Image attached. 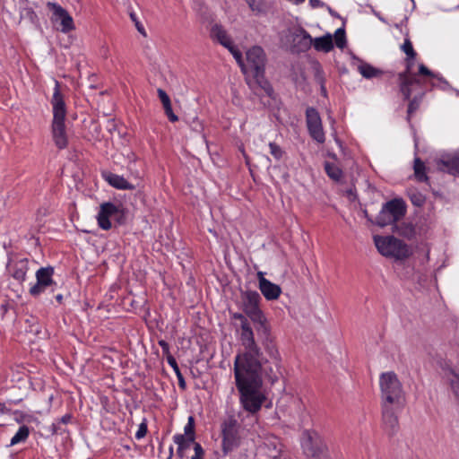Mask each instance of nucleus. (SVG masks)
Returning <instances> with one entry per match:
<instances>
[{
    "label": "nucleus",
    "instance_id": "1",
    "mask_svg": "<svg viewBox=\"0 0 459 459\" xmlns=\"http://www.w3.org/2000/svg\"><path fill=\"white\" fill-rule=\"evenodd\" d=\"M262 368L239 369L234 368L236 386L240 394V403L243 408L250 412H257L265 397L260 393L262 386Z\"/></svg>",
    "mask_w": 459,
    "mask_h": 459
},
{
    "label": "nucleus",
    "instance_id": "2",
    "mask_svg": "<svg viewBox=\"0 0 459 459\" xmlns=\"http://www.w3.org/2000/svg\"><path fill=\"white\" fill-rule=\"evenodd\" d=\"M240 341L245 351L236 356L234 368H237V366L239 369L262 368L263 354L255 341L249 324H241Z\"/></svg>",
    "mask_w": 459,
    "mask_h": 459
},
{
    "label": "nucleus",
    "instance_id": "3",
    "mask_svg": "<svg viewBox=\"0 0 459 459\" xmlns=\"http://www.w3.org/2000/svg\"><path fill=\"white\" fill-rule=\"evenodd\" d=\"M247 63H244L245 70H241L247 76H252L258 87L263 90L266 95L272 96L273 89L270 82L264 77L266 55L264 50L259 46L250 48L246 53Z\"/></svg>",
    "mask_w": 459,
    "mask_h": 459
},
{
    "label": "nucleus",
    "instance_id": "4",
    "mask_svg": "<svg viewBox=\"0 0 459 459\" xmlns=\"http://www.w3.org/2000/svg\"><path fill=\"white\" fill-rule=\"evenodd\" d=\"M51 104L53 107V121L51 126L52 138L58 149H65L68 144V138L65 123L66 117V107L64 97L60 92V86L57 81H56Z\"/></svg>",
    "mask_w": 459,
    "mask_h": 459
},
{
    "label": "nucleus",
    "instance_id": "5",
    "mask_svg": "<svg viewBox=\"0 0 459 459\" xmlns=\"http://www.w3.org/2000/svg\"><path fill=\"white\" fill-rule=\"evenodd\" d=\"M379 385L382 403L396 404L397 407H404L405 395L403 385L394 372L382 373L379 377Z\"/></svg>",
    "mask_w": 459,
    "mask_h": 459
},
{
    "label": "nucleus",
    "instance_id": "6",
    "mask_svg": "<svg viewBox=\"0 0 459 459\" xmlns=\"http://www.w3.org/2000/svg\"><path fill=\"white\" fill-rule=\"evenodd\" d=\"M374 243L378 252L386 257L405 260L412 255L411 247L394 236H374Z\"/></svg>",
    "mask_w": 459,
    "mask_h": 459
},
{
    "label": "nucleus",
    "instance_id": "7",
    "mask_svg": "<svg viewBox=\"0 0 459 459\" xmlns=\"http://www.w3.org/2000/svg\"><path fill=\"white\" fill-rule=\"evenodd\" d=\"M242 427L233 414L228 415L221 424V450L228 455L241 443Z\"/></svg>",
    "mask_w": 459,
    "mask_h": 459
},
{
    "label": "nucleus",
    "instance_id": "8",
    "mask_svg": "<svg viewBox=\"0 0 459 459\" xmlns=\"http://www.w3.org/2000/svg\"><path fill=\"white\" fill-rule=\"evenodd\" d=\"M406 213V204L402 198L392 199L383 204L381 211L375 220V224L380 228L394 226Z\"/></svg>",
    "mask_w": 459,
    "mask_h": 459
},
{
    "label": "nucleus",
    "instance_id": "9",
    "mask_svg": "<svg viewBox=\"0 0 459 459\" xmlns=\"http://www.w3.org/2000/svg\"><path fill=\"white\" fill-rule=\"evenodd\" d=\"M304 435L306 438L303 442V449L307 456L314 459H331L325 441L317 433L307 430Z\"/></svg>",
    "mask_w": 459,
    "mask_h": 459
},
{
    "label": "nucleus",
    "instance_id": "10",
    "mask_svg": "<svg viewBox=\"0 0 459 459\" xmlns=\"http://www.w3.org/2000/svg\"><path fill=\"white\" fill-rule=\"evenodd\" d=\"M261 297L257 291L247 290L242 295V303L244 311L247 316L254 322L260 325L265 324V318L259 308V301Z\"/></svg>",
    "mask_w": 459,
    "mask_h": 459
},
{
    "label": "nucleus",
    "instance_id": "11",
    "mask_svg": "<svg viewBox=\"0 0 459 459\" xmlns=\"http://www.w3.org/2000/svg\"><path fill=\"white\" fill-rule=\"evenodd\" d=\"M403 407H397L396 404L382 403V425L384 430L389 437L394 436L399 429V420L397 413Z\"/></svg>",
    "mask_w": 459,
    "mask_h": 459
},
{
    "label": "nucleus",
    "instance_id": "12",
    "mask_svg": "<svg viewBox=\"0 0 459 459\" xmlns=\"http://www.w3.org/2000/svg\"><path fill=\"white\" fill-rule=\"evenodd\" d=\"M306 122L310 136L318 143L325 141V133L319 113L315 108H307L306 110Z\"/></svg>",
    "mask_w": 459,
    "mask_h": 459
},
{
    "label": "nucleus",
    "instance_id": "13",
    "mask_svg": "<svg viewBox=\"0 0 459 459\" xmlns=\"http://www.w3.org/2000/svg\"><path fill=\"white\" fill-rule=\"evenodd\" d=\"M54 268L52 266L41 267L36 272V283L30 289L31 296H39L48 287H53L56 282L53 280Z\"/></svg>",
    "mask_w": 459,
    "mask_h": 459
},
{
    "label": "nucleus",
    "instance_id": "14",
    "mask_svg": "<svg viewBox=\"0 0 459 459\" xmlns=\"http://www.w3.org/2000/svg\"><path fill=\"white\" fill-rule=\"evenodd\" d=\"M48 7L53 11L54 16L60 21L62 32L68 33L75 29L73 17L61 5L48 2Z\"/></svg>",
    "mask_w": 459,
    "mask_h": 459
},
{
    "label": "nucleus",
    "instance_id": "15",
    "mask_svg": "<svg viewBox=\"0 0 459 459\" xmlns=\"http://www.w3.org/2000/svg\"><path fill=\"white\" fill-rule=\"evenodd\" d=\"M117 208L118 205L109 202L104 203L100 205V209L97 216L100 228L105 230L111 229L112 224L110 219H113L116 212H117Z\"/></svg>",
    "mask_w": 459,
    "mask_h": 459
},
{
    "label": "nucleus",
    "instance_id": "16",
    "mask_svg": "<svg viewBox=\"0 0 459 459\" xmlns=\"http://www.w3.org/2000/svg\"><path fill=\"white\" fill-rule=\"evenodd\" d=\"M257 331H262L264 334V339L262 342L263 346L265 351L270 356V358L275 360V364L277 366L281 360V357L276 347L274 339L270 333L269 327L267 326L266 324H262V325H260V328H258Z\"/></svg>",
    "mask_w": 459,
    "mask_h": 459
},
{
    "label": "nucleus",
    "instance_id": "17",
    "mask_svg": "<svg viewBox=\"0 0 459 459\" xmlns=\"http://www.w3.org/2000/svg\"><path fill=\"white\" fill-rule=\"evenodd\" d=\"M436 163L439 171L459 176V152L454 155H444Z\"/></svg>",
    "mask_w": 459,
    "mask_h": 459
},
{
    "label": "nucleus",
    "instance_id": "18",
    "mask_svg": "<svg viewBox=\"0 0 459 459\" xmlns=\"http://www.w3.org/2000/svg\"><path fill=\"white\" fill-rule=\"evenodd\" d=\"M292 44L297 52H305L308 50L313 43L312 37L302 27L298 28L292 33Z\"/></svg>",
    "mask_w": 459,
    "mask_h": 459
},
{
    "label": "nucleus",
    "instance_id": "19",
    "mask_svg": "<svg viewBox=\"0 0 459 459\" xmlns=\"http://www.w3.org/2000/svg\"><path fill=\"white\" fill-rule=\"evenodd\" d=\"M105 180L113 187L121 190H134L135 186L129 183L124 177L106 172L103 174Z\"/></svg>",
    "mask_w": 459,
    "mask_h": 459
},
{
    "label": "nucleus",
    "instance_id": "20",
    "mask_svg": "<svg viewBox=\"0 0 459 459\" xmlns=\"http://www.w3.org/2000/svg\"><path fill=\"white\" fill-rule=\"evenodd\" d=\"M211 38L218 41L224 48H230L233 44L230 36L227 33L224 28L220 24H214L211 30Z\"/></svg>",
    "mask_w": 459,
    "mask_h": 459
},
{
    "label": "nucleus",
    "instance_id": "21",
    "mask_svg": "<svg viewBox=\"0 0 459 459\" xmlns=\"http://www.w3.org/2000/svg\"><path fill=\"white\" fill-rule=\"evenodd\" d=\"M399 91L403 99L409 100L411 95V86L420 83L418 78H407L404 74H398Z\"/></svg>",
    "mask_w": 459,
    "mask_h": 459
},
{
    "label": "nucleus",
    "instance_id": "22",
    "mask_svg": "<svg viewBox=\"0 0 459 459\" xmlns=\"http://www.w3.org/2000/svg\"><path fill=\"white\" fill-rule=\"evenodd\" d=\"M259 290L264 298L268 300L277 299L281 293V287L271 282L270 281H263Z\"/></svg>",
    "mask_w": 459,
    "mask_h": 459
},
{
    "label": "nucleus",
    "instance_id": "23",
    "mask_svg": "<svg viewBox=\"0 0 459 459\" xmlns=\"http://www.w3.org/2000/svg\"><path fill=\"white\" fill-rule=\"evenodd\" d=\"M28 264V259H22L13 264H11L9 266V272L14 279L20 281H23L29 269Z\"/></svg>",
    "mask_w": 459,
    "mask_h": 459
},
{
    "label": "nucleus",
    "instance_id": "24",
    "mask_svg": "<svg viewBox=\"0 0 459 459\" xmlns=\"http://www.w3.org/2000/svg\"><path fill=\"white\" fill-rule=\"evenodd\" d=\"M158 96L162 103L164 112L170 122H177L178 120V116L173 112L171 100L167 92L159 88L157 90Z\"/></svg>",
    "mask_w": 459,
    "mask_h": 459
},
{
    "label": "nucleus",
    "instance_id": "25",
    "mask_svg": "<svg viewBox=\"0 0 459 459\" xmlns=\"http://www.w3.org/2000/svg\"><path fill=\"white\" fill-rule=\"evenodd\" d=\"M393 231L407 239H412L416 234L415 227L413 224L405 221L396 222L393 226Z\"/></svg>",
    "mask_w": 459,
    "mask_h": 459
},
{
    "label": "nucleus",
    "instance_id": "26",
    "mask_svg": "<svg viewBox=\"0 0 459 459\" xmlns=\"http://www.w3.org/2000/svg\"><path fill=\"white\" fill-rule=\"evenodd\" d=\"M312 45L316 50L327 53L333 48L332 35L326 34L323 37L316 38L313 39Z\"/></svg>",
    "mask_w": 459,
    "mask_h": 459
},
{
    "label": "nucleus",
    "instance_id": "27",
    "mask_svg": "<svg viewBox=\"0 0 459 459\" xmlns=\"http://www.w3.org/2000/svg\"><path fill=\"white\" fill-rule=\"evenodd\" d=\"M358 70L360 73V74L367 79L378 77L383 74V72L381 70L372 66L368 63L360 64L358 66Z\"/></svg>",
    "mask_w": 459,
    "mask_h": 459
},
{
    "label": "nucleus",
    "instance_id": "28",
    "mask_svg": "<svg viewBox=\"0 0 459 459\" xmlns=\"http://www.w3.org/2000/svg\"><path fill=\"white\" fill-rule=\"evenodd\" d=\"M414 175L418 181L420 182H426L428 181L429 178L425 173V164L420 158H416L414 160Z\"/></svg>",
    "mask_w": 459,
    "mask_h": 459
},
{
    "label": "nucleus",
    "instance_id": "29",
    "mask_svg": "<svg viewBox=\"0 0 459 459\" xmlns=\"http://www.w3.org/2000/svg\"><path fill=\"white\" fill-rule=\"evenodd\" d=\"M325 170L327 176L334 181H339L342 177V169L334 163L326 161L325 163Z\"/></svg>",
    "mask_w": 459,
    "mask_h": 459
},
{
    "label": "nucleus",
    "instance_id": "30",
    "mask_svg": "<svg viewBox=\"0 0 459 459\" xmlns=\"http://www.w3.org/2000/svg\"><path fill=\"white\" fill-rule=\"evenodd\" d=\"M174 442L178 446V454L180 456H183V451L189 448L193 444L195 446V441H189L187 437H185L182 434H178L173 437Z\"/></svg>",
    "mask_w": 459,
    "mask_h": 459
},
{
    "label": "nucleus",
    "instance_id": "31",
    "mask_svg": "<svg viewBox=\"0 0 459 459\" xmlns=\"http://www.w3.org/2000/svg\"><path fill=\"white\" fill-rule=\"evenodd\" d=\"M168 363L169 365L173 368L177 377H178V386L182 389V390H185L186 388V381H185V378L178 368V365L177 363V360L176 359L173 357V356H169L168 358Z\"/></svg>",
    "mask_w": 459,
    "mask_h": 459
},
{
    "label": "nucleus",
    "instance_id": "32",
    "mask_svg": "<svg viewBox=\"0 0 459 459\" xmlns=\"http://www.w3.org/2000/svg\"><path fill=\"white\" fill-rule=\"evenodd\" d=\"M30 435V429L26 425L20 427L16 434L12 437L10 446L24 442Z\"/></svg>",
    "mask_w": 459,
    "mask_h": 459
},
{
    "label": "nucleus",
    "instance_id": "33",
    "mask_svg": "<svg viewBox=\"0 0 459 459\" xmlns=\"http://www.w3.org/2000/svg\"><path fill=\"white\" fill-rule=\"evenodd\" d=\"M21 21H28L32 24H37L38 16L32 8H24L21 12Z\"/></svg>",
    "mask_w": 459,
    "mask_h": 459
},
{
    "label": "nucleus",
    "instance_id": "34",
    "mask_svg": "<svg viewBox=\"0 0 459 459\" xmlns=\"http://www.w3.org/2000/svg\"><path fill=\"white\" fill-rule=\"evenodd\" d=\"M185 431V437H187L189 441H195V420L193 416H190L188 418L187 423L185 426L184 429Z\"/></svg>",
    "mask_w": 459,
    "mask_h": 459
},
{
    "label": "nucleus",
    "instance_id": "35",
    "mask_svg": "<svg viewBox=\"0 0 459 459\" xmlns=\"http://www.w3.org/2000/svg\"><path fill=\"white\" fill-rule=\"evenodd\" d=\"M227 49L232 54L241 70H245L246 68H244V60L241 51L234 45V43L230 45V48H227Z\"/></svg>",
    "mask_w": 459,
    "mask_h": 459
},
{
    "label": "nucleus",
    "instance_id": "36",
    "mask_svg": "<svg viewBox=\"0 0 459 459\" xmlns=\"http://www.w3.org/2000/svg\"><path fill=\"white\" fill-rule=\"evenodd\" d=\"M415 58L406 57L405 58V70L398 74H404L407 78H417L416 74L412 73L414 66Z\"/></svg>",
    "mask_w": 459,
    "mask_h": 459
},
{
    "label": "nucleus",
    "instance_id": "37",
    "mask_svg": "<svg viewBox=\"0 0 459 459\" xmlns=\"http://www.w3.org/2000/svg\"><path fill=\"white\" fill-rule=\"evenodd\" d=\"M335 44L339 48H343L346 45V37L344 29H338L334 33Z\"/></svg>",
    "mask_w": 459,
    "mask_h": 459
},
{
    "label": "nucleus",
    "instance_id": "38",
    "mask_svg": "<svg viewBox=\"0 0 459 459\" xmlns=\"http://www.w3.org/2000/svg\"><path fill=\"white\" fill-rule=\"evenodd\" d=\"M402 50L406 54V57L416 58V52L413 49L412 44L409 39H405L401 47Z\"/></svg>",
    "mask_w": 459,
    "mask_h": 459
},
{
    "label": "nucleus",
    "instance_id": "39",
    "mask_svg": "<svg viewBox=\"0 0 459 459\" xmlns=\"http://www.w3.org/2000/svg\"><path fill=\"white\" fill-rule=\"evenodd\" d=\"M411 202L413 205L420 207L425 203V196L419 192L412 191L409 194Z\"/></svg>",
    "mask_w": 459,
    "mask_h": 459
},
{
    "label": "nucleus",
    "instance_id": "40",
    "mask_svg": "<svg viewBox=\"0 0 459 459\" xmlns=\"http://www.w3.org/2000/svg\"><path fill=\"white\" fill-rule=\"evenodd\" d=\"M420 104V97H414L412 100H410V102L408 104V109H407L408 120H410L411 115L419 109Z\"/></svg>",
    "mask_w": 459,
    "mask_h": 459
},
{
    "label": "nucleus",
    "instance_id": "41",
    "mask_svg": "<svg viewBox=\"0 0 459 459\" xmlns=\"http://www.w3.org/2000/svg\"><path fill=\"white\" fill-rule=\"evenodd\" d=\"M269 148H270L271 154L276 160H279L282 158L284 152L281 150V148L278 144H276L275 143H270Z\"/></svg>",
    "mask_w": 459,
    "mask_h": 459
},
{
    "label": "nucleus",
    "instance_id": "42",
    "mask_svg": "<svg viewBox=\"0 0 459 459\" xmlns=\"http://www.w3.org/2000/svg\"><path fill=\"white\" fill-rule=\"evenodd\" d=\"M71 419H72L71 414H65L63 417H61L57 420V422L53 423V425H52L53 433H55V434L58 433V431L61 430L60 424L61 423L67 424V423H69L71 421Z\"/></svg>",
    "mask_w": 459,
    "mask_h": 459
},
{
    "label": "nucleus",
    "instance_id": "43",
    "mask_svg": "<svg viewBox=\"0 0 459 459\" xmlns=\"http://www.w3.org/2000/svg\"><path fill=\"white\" fill-rule=\"evenodd\" d=\"M249 8L255 13L263 12V1L262 0H246Z\"/></svg>",
    "mask_w": 459,
    "mask_h": 459
},
{
    "label": "nucleus",
    "instance_id": "44",
    "mask_svg": "<svg viewBox=\"0 0 459 459\" xmlns=\"http://www.w3.org/2000/svg\"><path fill=\"white\" fill-rule=\"evenodd\" d=\"M113 220L117 221L118 224H124L126 222V213L122 207V205H118L117 212L113 217Z\"/></svg>",
    "mask_w": 459,
    "mask_h": 459
},
{
    "label": "nucleus",
    "instance_id": "45",
    "mask_svg": "<svg viewBox=\"0 0 459 459\" xmlns=\"http://www.w3.org/2000/svg\"><path fill=\"white\" fill-rule=\"evenodd\" d=\"M452 390L456 397V399L459 402V376L454 375L453 378L450 381Z\"/></svg>",
    "mask_w": 459,
    "mask_h": 459
},
{
    "label": "nucleus",
    "instance_id": "46",
    "mask_svg": "<svg viewBox=\"0 0 459 459\" xmlns=\"http://www.w3.org/2000/svg\"><path fill=\"white\" fill-rule=\"evenodd\" d=\"M195 455L191 459H204V450L199 443H195L194 446Z\"/></svg>",
    "mask_w": 459,
    "mask_h": 459
},
{
    "label": "nucleus",
    "instance_id": "47",
    "mask_svg": "<svg viewBox=\"0 0 459 459\" xmlns=\"http://www.w3.org/2000/svg\"><path fill=\"white\" fill-rule=\"evenodd\" d=\"M131 20L134 22V25L137 30L144 37H146V31L143 26V24L138 21L136 14L134 13H130Z\"/></svg>",
    "mask_w": 459,
    "mask_h": 459
},
{
    "label": "nucleus",
    "instance_id": "48",
    "mask_svg": "<svg viewBox=\"0 0 459 459\" xmlns=\"http://www.w3.org/2000/svg\"><path fill=\"white\" fill-rule=\"evenodd\" d=\"M158 343H159V345L160 346V348L162 350L163 355L166 357V359L168 360V358L169 356H172V354L169 351V343L166 341H164V340H160L158 342Z\"/></svg>",
    "mask_w": 459,
    "mask_h": 459
},
{
    "label": "nucleus",
    "instance_id": "49",
    "mask_svg": "<svg viewBox=\"0 0 459 459\" xmlns=\"http://www.w3.org/2000/svg\"><path fill=\"white\" fill-rule=\"evenodd\" d=\"M147 433V424L145 421L142 422L140 425H139V428H138V430L137 432L135 433V437L137 439H141L143 438V437H145Z\"/></svg>",
    "mask_w": 459,
    "mask_h": 459
},
{
    "label": "nucleus",
    "instance_id": "50",
    "mask_svg": "<svg viewBox=\"0 0 459 459\" xmlns=\"http://www.w3.org/2000/svg\"><path fill=\"white\" fill-rule=\"evenodd\" d=\"M419 74L420 75L428 76V77H433L434 76L433 73L427 66H425L423 64H420L419 65Z\"/></svg>",
    "mask_w": 459,
    "mask_h": 459
},
{
    "label": "nucleus",
    "instance_id": "51",
    "mask_svg": "<svg viewBox=\"0 0 459 459\" xmlns=\"http://www.w3.org/2000/svg\"><path fill=\"white\" fill-rule=\"evenodd\" d=\"M232 317L234 319L240 320L241 324H249L246 316L241 313H234L232 315Z\"/></svg>",
    "mask_w": 459,
    "mask_h": 459
},
{
    "label": "nucleus",
    "instance_id": "52",
    "mask_svg": "<svg viewBox=\"0 0 459 459\" xmlns=\"http://www.w3.org/2000/svg\"><path fill=\"white\" fill-rule=\"evenodd\" d=\"M309 3H310V5L313 8H317V7H323L324 6V3L321 2L320 0H309Z\"/></svg>",
    "mask_w": 459,
    "mask_h": 459
},
{
    "label": "nucleus",
    "instance_id": "53",
    "mask_svg": "<svg viewBox=\"0 0 459 459\" xmlns=\"http://www.w3.org/2000/svg\"><path fill=\"white\" fill-rule=\"evenodd\" d=\"M9 412H10V410L5 406V404L3 403H0V413L5 414V413H9Z\"/></svg>",
    "mask_w": 459,
    "mask_h": 459
},
{
    "label": "nucleus",
    "instance_id": "54",
    "mask_svg": "<svg viewBox=\"0 0 459 459\" xmlns=\"http://www.w3.org/2000/svg\"><path fill=\"white\" fill-rule=\"evenodd\" d=\"M257 279H258V281H259V287L262 285V281H268L267 279L264 278L263 272H258L257 273Z\"/></svg>",
    "mask_w": 459,
    "mask_h": 459
},
{
    "label": "nucleus",
    "instance_id": "55",
    "mask_svg": "<svg viewBox=\"0 0 459 459\" xmlns=\"http://www.w3.org/2000/svg\"><path fill=\"white\" fill-rule=\"evenodd\" d=\"M363 214H364L365 218H366L368 221H370L371 223H374V224H375V221H373V220L369 217V215H368V211H367V210H364V211H363Z\"/></svg>",
    "mask_w": 459,
    "mask_h": 459
},
{
    "label": "nucleus",
    "instance_id": "56",
    "mask_svg": "<svg viewBox=\"0 0 459 459\" xmlns=\"http://www.w3.org/2000/svg\"><path fill=\"white\" fill-rule=\"evenodd\" d=\"M56 301H57L59 304H61V303H62V300H63V295H62V294H60V293H59V294H57V295L56 296Z\"/></svg>",
    "mask_w": 459,
    "mask_h": 459
},
{
    "label": "nucleus",
    "instance_id": "57",
    "mask_svg": "<svg viewBox=\"0 0 459 459\" xmlns=\"http://www.w3.org/2000/svg\"><path fill=\"white\" fill-rule=\"evenodd\" d=\"M172 455H173V448L170 447V449H169V457L167 459H171Z\"/></svg>",
    "mask_w": 459,
    "mask_h": 459
},
{
    "label": "nucleus",
    "instance_id": "58",
    "mask_svg": "<svg viewBox=\"0 0 459 459\" xmlns=\"http://www.w3.org/2000/svg\"><path fill=\"white\" fill-rule=\"evenodd\" d=\"M329 11H330V13H331L332 14H334V12H333V11H332L330 8H329Z\"/></svg>",
    "mask_w": 459,
    "mask_h": 459
},
{
    "label": "nucleus",
    "instance_id": "59",
    "mask_svg": "<svg viewBox=\"0 0 459 459\" xmlns=\"http://www.w3.org/2000/svg\"><path fill=\"white\" fill-rule=\"evenodd\" d=\"M329 11H330V13H331L332 14H334V12H333V11H332L330 8H329Z\"/></svg>",
    "mask_w": 459,
    "mask_h": 459
}]
</instances>
